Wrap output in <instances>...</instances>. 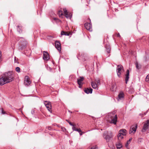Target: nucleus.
<instances>
[{
    "label": "nucleus",
    "instance_id": "nucleus-1",
    "mask_svg": "<svg viewBox=\"0 0 149 149\" xmlns=\"http://www.w3.org/2000/svg\"><path fill=\"white\" fill-rule=\"evenodd\" d=\"M14 76L12 72H5L2 77L0 78V85L2 86L9 83L13 80Z\"/></svg>",
    "mask_w": 149,
    "mask_h": 149
},
{
    "label": "nucleus",
    "instance_id": "nucleus-2",
    "mask_svg": "<svg viewBox=\"0 0 149 149\" xmlns=\"http://www.w3.org/2000/svg\"><path fill=\"white\" fill-rule=\"evenodd\" d=\"M108 117L111 119L110 123L116 125V124L117 117L116 114H115L114 111L108 114Z\"/></svg>",
    "mask_w": 149,
    "mask_h": 149
},
{
    "label": "nucleus",
    "instance_id": "nucleus-3",
    "mask_svg": "<svg viewBox=\"0 0 149 149\" xmlns=\"http://www.w3.org/2000/svg\"><path fill=\"white\" fill-rule=\"evenodd\" d=\"M19 42V49H22L25 48L27 44V42L24 38L19 37L18 38Z\"/></svg>",
    "mask_w": 149,
    "mask_h": 149
},
{
    "label": "nucleus",
    "instance_id": "nucleus-4",
    "mask_svg": "<svg viewBox=\"0 0 149 149\" xmlns=\"http://www.w3.org/2000/svg\"><path fill=\"white\" fill-rule=\"evenodd\" d=\"M125 70L122 65H117L116 68V72L117 75L119 77H121V74Z\"/></svg>",
    "mask_w": 149,
    "mask_h": 149
},
{
    "label": "nucleus",
    "instance_id": "nucleus-5",
    "mask_svg": "<svg viewBox=\"0 0 149 149\" xmlns=\"http://www.w3.org/2000/svg\"><path fill=\"white\" fill-rule=\"evenodd\" d=\"M126 130L125 129L120 130L119 131L118 135V139H121L123 138V136H125L126 134Z\"/></svg>",
    "mask_w": 149,
    "mask_h": 149
},
{
    "label": "nucleus",
    "instance_id": "nucleus-6",
    "mask_svg": "<svg viewBox=\"0 0 149 149\" xmlns=\"http://www.w3.org/2000/svg\"><path fill=\"white\" fill-rule=\"evenodd\" d=\"M137 127L138 125L137 124L132 125L130 128V130L129 131V134H131L132 133L134 134L136 131Z\"/></svg>",
    "mask_w": 149,
    "mask_h": 149
},
{
    "label": "nucleus",
    "instance_id": "nucleus-7",
    "mask_svg": "<svg viewBox=\"0 0 149 149\" xmlns=\"http://www.w3.org/2000/svg\"><path fill=\"white\" fill-rule=\"evenodd\" d=\"M44 104L47 108V110L50 112H52V105L50 102L47 101H45Z\"/></svg>",
    "mask_w": 149,
    "mask_h": 149
},
{
    "label": "nucleus",
    "instance_id": "nucleus-8",
    "mask_svg": "<svg viewBox=\"0 0 149 149\" xmlns=\"http://www.w3.org/2000/svg\"><path fill=\"white\" fill-rule=\"evenodd\" d=\"M149 126V120H147L144 123L143 128L142 130V132H144L148 129Z\"/></svg>",
    "mask_w": 149,
    "mask_h": 149
},
{
    "label": "nucleus",
    "instance_id": "nucleus-9",
    "mask_svg": "<svg viewBox=\"0 0 149 149\" xmlns=\"http://www.w3.org/2000/svg\"><path fill=\"white\" fill-rule=\"evenodd\" d=\"M84 80V77H80L79 78L77 79V82L79 85V88H81L83 84L82 81Z\"/></svg>",
    "mask_w": 149,
    "mask_h": 149
},
{
    "label": "nucleus",
    "instance_id": "nucleus-10",
    "mask_svg": "<svg viewBox=\"0 0 149 149\" xmlns=\"http://www.w3.org/2000/svg\"><path fill=\"white\" fill-rule=\"evenodd\" d=\"M55 47L59 51H61V45L60 42L59 41H56L55 42Z\"/></svg>",
    "mask_w": 149,
    "mask_h": 149
},
{
    "label": "nucleus",
    "instance_id": "nucleus-11",
    "mask_svg": "<svg viewBox=\"0 0 149 149\" xmlns=\"http://www.w3.org/2000/svg\"><path fill=\"white\" fill-rule=\"evenodd\" d=\"M84 26L87 30L90 31H92V26L91 23H86L84 24Z\"/></svg>",
    "mask_w": 149,
    "mask_h": 149
},
{
    "label": "nucleus",
    "instance_id": "nucleus-12",
    "mask_svg": "<svg viewBox=\"0 0 149 149\" xmlns=\"http://www.w3.org/2000/svg\"><path fill=\"white\" fill-rule=\"evenodd\" d=\"M63 11L64 13V14L65 15V17L67 18H70L72 17V15L70 13H68L67 11V10H66L65 8H64L63 9Z\"/></svg>",
    "mask_w": 149,
    "mask_h": 149
},
{
    "label": "nucleus",
    "instance_id": "nucleus-13",
    "mask_svg": "<svg viewBox=\"0 0 149 149\" xmlns=\"http://www.w3.org/2000/svg\"><path fill=\"white\" fill-rule=\"evenodd\" d=\"M31 82L30 80V79L28 76H26L24 79V84L25 85L29 86L31 83Z\"/></svg>",
    "mask_w": 149,
    "mask_h": 149
},
{
    "label": "nucleus",
    "instance_id": "nucleus-14",
    "mask_svg": "<svg viewBox=\"0 0 149 149\" xmlns=\"http://www.w3.org/2000/svg\"><path fill=\"white\" fill-rule=\"evenodd\" d=\"M124 94L123 92H120L118 94V97L117 98V100L119 101L120 100H123L124 98Z\"/></svg>",
    "mask_w": 149,
    "mask_h": 149
},
{
    "label": "nucleus",
    "instance_id": "nucleus-15",
    "mask_svg": "<svg viewBox=\"0 0 149 149\" xmlns=\"http://www.w3.org/2000/svg\"><path fill=\"white\" fill-rule=\"evenodd\" d=\"M113 136L112 133L110 132L106 135L104 137V139L106 140L107 142H108L110 140V139Z\"/></svg>",
    "mask_w": 149,
    "mask_h": 149
},
{
    "label": "nucleus",
    "instance_id": "nucleus-16",
    "mask_svg": "<svg viewBox=\"0 0 149 149\" xmlns=\"http://www.w3.org/2000/svg\"><path fill=\"white\" fill-rule=\"evenodd\" d=\"M43 58L46 60H48L49 59V55L48 53L46 51H44L43 52Z\"/></svg>",
    "mask_w": 149,
    "mask_h": 149
},
{
    "label": "nucleus",
    "instance_id": "nucleus-17",
    "mask_svg": "<svg viewBox=\"0 0 149 149\" xmlns=\"http://www.w3.org/2000/svg\"><path fill=\"white\" fill-rule=\"evenodd\" d=\"M86 56V54L83 53H79V55L77 56V58L79 59H81V58L86 60L85 57Z\"/></svg>",
    "mask_w": 149,
    "mask_h": 149
},
{
    "label": "nucleus",
    "instance_id": "nucleus-18",
    "mask_svg": "<svg viewBox=\"0 0 149 149\" xmlns=\"http://www.w3.org/2000/svg\"><path fill=\"white\" fill-rule=\"evenodd\" d=\"M129 71L128 70H127L126 72V74H125V83L127 84L129 80Z\"/></svg>",
    "mask_w": 149,
    "mask_h": 149
},
{
    "label": "nucleus",
    "instance_id": "nucleus-19",
    "mask_svg": "<svg viewBox=\"0 0 149 149\" xmlns=\"http://www.w3.org/2000/svg\"><path fill=\"white\" fill-rule=\"evenodd\" d=\"M92 89L91 88H85L84 90V92L87 94L91 93L92 92Z\"/></svg>",
    "mask_w": 149,
    "mask_h": 149
},
{
    "label": "nucleus",
    "instance_id": "nucleus-20",
    "mask_svg": "<svg viewBox=\"0 0 149 149\" xmlns=\"http://www.w3.org/2000/svg\"><path fill=\"white\" fill-rule=\"evenodd\" d=\"M119 139L118 140V141L117 143L116 144V146L117 148L118 149H120L122 147V144L121 142L120 141Z\"/></svg>",
    "mask_w": 149,
    "mask_h": 149
},
{
    "label": "nucleus",
    "instance_id": "nucleus-21",
    "mask_svg": "<svg viewBox=\"0 0 149 149\" xmlns=\"http://www.w3.org/2000/svg\"><path fill=\"white\" fill-rule=\"evenodd\" d=\"M77 126L75 124H74L72 127V129L73 131H76L78 132H81V130L80 128H77L76 127Z\"/></svg>",
    "mask_w": 149,
    "mask_h": 149
},
{
    "label": "nucleus",
    "instance_id": "nucleus-22",
    "mask_svg": "<svg viewBox=\"0 0 149 149\" xmlns=\"http://www.w3.org/2000/svg\"><path fill=\"white\" fill-rule=\"evenodd\" d=\"M106 51L108 53H109L110 52V47L109 45H106L105 46Z\"/></svg>",
    "mask_w": 149,
    "mask_h": 149
},
{
    "label": "nucleus",
    "instance_id": "nucleus-23",
    "mask_svg": "<svg viewBox=\"0 0 149 149\" xmlns=\"http://www.w3.org/2000/svg\"><path fill=\"white\" fill-rule=\"evenodd\" d=\"M91 85L93 88L94 89L97 88L98 85L97 84L95 83H94L93 82H92L91 83Z\"/></svg>",
    "mask_w": 149,
    "mask_h": 149
},
{
    "label": "nucleus",
    "instance_id": "nucleus-24",
    "mask_svg": "<svg viewBox=\"0 0 149 149\" xmlns=\"http://www.w3.org/2000/svg\"><path fill=\"white\" fill-rule=\"evenodd\" d=\"M61 35H64L65 36H68L70 34L68 32L62 31L61 33Z\"/></svg>",
    "mask_w": 149,
    "mask_h": 149
},
{
    "label": "nucleus",
    "instance_id": "nucleus-25",
    "mask_svg": "<svg viewBox=\"0 0 149 149\" xmlns=\"http://www.w3.org/2000/svg\"><path fill=\"white\" fill-rule=\"evenodd\" d=\"M17 31L19 33H21L22 32V29L21 26H17Z\"/></svg>",
    "mask_w": 149,
    "mask_h": 149
},
{
    "label": "nucleus",
    "instance_id": "nucleus-26",
    "mask_svg": "<svg viewBox=\"0 0 149 149\" xmlns=\"http://www.w3.org/2000/svg\"><path fill=\"white\" fill-rule=\"evenodd\" d=\"M58 14L60 17H62V15H63V13L62 11L59 10L58 11Z\"/></svg>",
    "mask_w": 149,
    "mask_h": 149
},
{
    "label": "nucleus",
    "instance_id": "nucleus-27",
    "mask_svg": "<svg viewBox=\"0 0 149 149\" xmlns=\"http://www.w3.org/2000/svg\"><path fill=\"white\" fill-rule=\"evenodd\" d=\"M116 86L115 85H113L112 86L111 88V91H113L116 90Z\"/></svg>",
    "mask_w": 149,
    "mask_h": 149
},
{
    "label": "nucleus",
    "instance_id": "nucleus-28",
    "mask_svg": "<svg viewBox=\"0 0 149 149\" xmlns=\"http://www.w3.org/2000/svg\"><path fill=\"white\" fill-rule=\"evenodd\" d=\"M95 81L97 82V85H100V80L98 78H97L95 79Z\"/></svg>",
    "mask_w": 149,
    "mask_h": 149
},
{
    "label": "nucleus",
    "instance_id": "nucleus-29",
    "mask_svg": "<svg viewBox=\"0 0 149 149\" xmlns=\"http://www.w3.org/2000/svg\"><path fill=\"white\" fill-rule=\"evenodd\" d=\"M136 68L137 69H139L141 68V66L140 65H139L138 63L136 62L135 63Z\"/></svg>",
    "mask_w": 149,
    "mask_h": 149
},
{
    "label": "nucleus",
    "instance_id": "nucleus-30",
    "mask_svg": "<svg viewBox=\"0 0 149 149\" xmlns=\"http://www.w3.org/2000/svg\"><path fill=\"white\" fill-rule=\"evenodd\" d=\"M132 140V138L130 139L129 141H127V144L125 145V146L126 147H127L128 145L130 143V142Z\"/></svg>",
    "mask_w": 149,
    "mask_h": 149
},
{
    "label": "nucleus",
    "instance_id": "nucleus-31",
    "mask_svg": "<svg viewBox=\"0 0 149 149\" xmlns=\"http://www.w3.org/2000/svg\"><path fill=\"white\" fill-rule=\"evenodd\" d=\"M16 71L17 72H20V68L19 67H17L15 69Z\"/></svg>",
    "mask_w": 149,
    "mask_h": 149
},
{
    "label": "nucleus",
    "instance_id": "nucleus-32",
    "mask_svg": "<svg viewBox=\"0 0 149 149\" xmlns=\"http://www.w3.org/2000/svg\"><path fill=\"white\" fill-rule=\"evenodd\" d=\"M0 109L1 110V113L2 114H6V112L4 111L2 108H0Z\"/></svg>",
    "mask_w": 149,
    "mask_h": 149
},
{
    "label": "nucleus",
    "instance_id": "nucleus-33",
    "mask_svg": "<svg viewBox=\"0 0 149 149\" xmlns=\"http://www.w3.org/2000/svg\"><path fill=\"white\" fill-rule=\"evenodd\" d=\"M146 81H149V74L146 77Z\"/></svg>",
    "mask_w": 149,
    "mask_h": 149
},
{
    "label": "nucleus",
    "instance_id": "nucleus-34",
    "mask_svg": "<svg viewBox=\"0 0 149 149\" xmlns=\"http://www.w3.org/2000/svg\"><path fill=\"white\" fill-rule=\"evenodd\" d=\"M61 129L62 131L64 132H65L66 130L65 128L63 127H61Z\"/></svg>",
    "mask_w": 149,
    "mask_h": 149
},
{
    "label": "nucleus",
    "instance_id": "nucleus-35",
    "mask_svg": "<svg viewBox=\"0 0 149 149\" xmlns=\"http://www.w3.org/2000/svg\"><path fill=\"white\" fill-rule=\"evenodd\" d=\"M79 134L80 135H82L84 133L82 132V131L81 130V132H79Z\"/></svg>",
    "mask_w": 149,
    "mask_h": 149
},
{
    "label": "nucleus",
    "instance_id": "nucleus-36",
    "mask_svg": "<svg viewBox=\"0 0 149 149\" xmlns=\"http://www.w3.org/2000/svg\"><path fill=\"white\" fill-rule=\"evenodd\" d=\"M69 124L72 126H73L74 124H73L71 122H69Z\"/></svg>",
    "mask_w": 149,
    "mask_h": 149
},
{
    "label": "nucleus",
    "instance_id": "nucleus-37",
    "mask_svg": "<svg viewBox=\"0 0 149 149\" xmlns=\"http://www.w3.org/2000/svg\"><path fill=\"white\" fill-rule=\"evenodd\" d=\"M14 60L15 62L16 63L17 61L16 60V57L15 56V57Z\"/></svg>",
    "mask_w": 149,
    "mask_h": 149
},
{
    "label": "nucleus",
    "instance_id": "nucleus-38",
    "mask_svg": "<svg viewBox=\"0 0 149 149\" xmlns=\"http://www.w3.org/2000/svg\"><path fill=\"white\" fill-rule=\"evenodd\" d=\"M117 37H119L120 36V34L118 33L117 35Z\"/></svg>",
    "mask_w": 149,
    "mask_h": 149
},
{
    "label": "nucleus",
    "instance_id": "nucleus-39",
    "mask_svg": "<svg viewBox=\"0 0 149 149\" xmlns=\"http://www.w3.org/2000/svg\"><path fill=\"white\" fill-rule=\"evenodd\" d=\"M48 129L49 130H51V127H48Z\"/></svg>",
    "mask_w": 149,
    "mask_h": 149
},
{
    "label": "nucleus",
    "instance_id": "nucleus-40",
    "mask_svg": "<svg viewBox=\"0 0 149 149\" xmlns=\"http://www.w3.org/2000/svg\"><path fill=\"white\" fill-rule=\"evenodd\" d=\"M91 149H96V148L93 147L91 148Z\"/></svg>",
    "mask_w": 149,
    "mask_h": 149
},
{
    "label": "nucleus",
    "instance_id": "nucleus-41",
    "mask_svg": "<svg viewBox=\"0 0 149 149\" xmlns=\"http://www.w3.org/2000/svg\"><path fill=\"white\" fill-rule=\"evenodd\" d=\"M66 121L68 123H69V122H70L68 120H66Z\"/></svg>",
    "mask_w": 149,
    "mask_h": 149
},
{
    "label": "nucleus",
    "instance_id": "nucleus-42",
    "mask_svg": "<svg viewBox=\"0 0 149 149\" xmlns=\"http://www.w3.org/2000/svg\"><path fill=\"white\" fill-rule=\"evenodd\" d=\"M56 19L55 18L54 19Z\"/></svg>",
    "mask_w": 149,
    "mask_h": 149
},
{
    "label": "nucleus",
    "instance_id": "nucleus-43",
    "mask_svg": "<svg viewBox=\"0 0 149 149\" xmlns=\"http://www.w3.org/2000/svg\"><path fill=\"white\" fill-rule=\"evenodd\" d=\"M148 110H149V108Z\"/></svg>",
    "mask_w": 149,
    "mask_h": 149
}]
</instances>
